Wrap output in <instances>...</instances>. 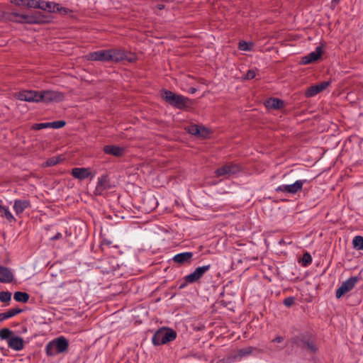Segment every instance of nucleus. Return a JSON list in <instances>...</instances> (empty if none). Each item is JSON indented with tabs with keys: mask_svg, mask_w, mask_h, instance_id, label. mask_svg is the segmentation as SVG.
I'll use <instances>...</instances> for the list:
<instances>
[{
	"mask_svg": "<svg viewBox=\"0 0 363 363\" xmlns=\"http://www.w3.org/2000/svg\"><path fill=\"white\" fill-rule=\"evenodd\" d=\"M301 264L303 267H307L312 262V257L311 255L308 252H306L303 254L302 258H301Z\"/></svg>",
	"mask_w": 363,
	"mask_h": 363,
	"instance_id": "obj_31",
	"label": "nucleus"
},
{
	"mask_svg": "<svg viewBox=\"0 0 363 363\" xmlns=\"http://www.w3.org/2000/svg\"><path fill=\"white\" fill-rule=\"evenodd\" d=\"M40 92L31 90H24V101L28 102H40Z\"/></svg>",
	"mask_w": 363,
	"mask_h": 363,
	"instance_id": "obj_20",
	"label": "nucleus"
},
{
	"mask_svg": "<svg viewBox=\"0 0 363 363\" xmlns=\"http://www.w3.org/2000/svg\"><path fill=\"white\" fill-rule=\"evenodd\" d=\"M22 312V309L21 308H11L9 311L0 313V321H3L6 319L10 318L11 317H13L18 313H20Z\"/></svg>",
	"mask_w": 363,
	"mask_h": 363,
	"instance_id": "obj_24",
	"label": "nucleus"
},
{
	"mask_svg": "<svg viewBox=\"0 0 363 363\" xmlns=\"http://www.w3.org/2000/svg\"><path fill=\"white\" fill-rule=\"evenodd\" d=\"M255 350V347L249 346L238 350V354L240 357H244L250 355Z\"/></svg>",
	"mask_w": 363,
	"mask_h": 363,
	"instance_id": "obj_27",
	"label": "nucleus"
},
{
	"mask_svg": "<svg viewBox=\"0 0 363 363\" xmlns=\"http://www.w3.org/2000/svg\"><path fill=\"white\" fill-rule=\"evenodd\" d=\"M293 342L297 347L306 350L312 353H315L318 350L315 342L304 335L296 336L293 339Z\"/></svg>",
	"mask_w": 363,
	"mask_h": 363,
	"instance_id": "obj_6",
	"label": "nucleus"
},
{
	"mask_svg": "<svg viewBox=\"0 0 363 363\" xmlns=\"http://www.w3.org/2000/svg\"><path fill=\"white\" fill-rule=\"evenodd\" d=\"M24 23H45L50 21L48 16L40 11H35L33 14H24Z\"/></svg>",
	"mask_w": 363,
	"mask_h": 363,
	"instance_id": "obj_11",
	"label": "nucleus"
},
{
	"mask_svg": "<svg viewBox=\"0 0 363 363\" xmlns=\"http://www.w3.org/2000/svg\"><path fill=\"white\" fill-rule=\"evenodd\" d=\"M322 53L323 50L321 47L318 46L316 47L315 51H313L307 55L303 56L301 60V63L302 65H308L315 62L321 57Z\"/></svg>",
	"mask_w": 363,
	"mask_h": 363,
	"instance_id": "obj_14",
	"label": "nucleus"
},
{
	"mask_svg": "<svg viewBox=\"0 0 363 363\" xmlns=\"http://www.w3.org/2000/svg\"><path fill=\"white\" fill-rule=\"evenodd\" d=\"M200 127L198 125H191L188 127L187 130L190 134L198 136L200 134Z\"/></svg>",
	"mask_w": 363,
	"mask_h": 363,
	"instance_id": "obj_32",
	"label": "nucleus"
},
{
	"mask_svg": "<svg viewBox=\"0 0 363 363\" xmlns=\"http://www.w3.org/2000/svg\"><path fill=\"white\" fill-rule=\"evenodd\" d=\"M57 4L52 1H40V9L48 11L50 13H55V7Z\"/></svg>",
	"mask_w": 363,
	"mask_h": 363,
	"instance_id": "obj_22",
	"label": "nucleus"
},
{
	"mask_svg": "<svg viewBox=\"0 0 363 363\" xmlns=\"http://www.w3.org/2000/svg\"><path fill=\"white\" fill-rule=\"evenodd\" d=\"M61 161L60 157H52L46 160L44 163L45 167H52L57 164Z\"/></svg>",
	"mask_w": 363,
	"mask_h": 363,
	"instance_id": "obj_30",
	"label": "nucleus"
},
{
	"mask_svg": "<svg viewBox=\"0 0 363 363\" xmlns=\"http://www.w3.org/2000/svg\"><path fill=\"white\" fill-rule=\"evenodd\" d=\"M199 130H200V134L198 135V136L203 138H207L210 133L209 130L207 128L202 127V126L200 127Z\"/></svg>",
	"mask_w": 363,
	"mask_h": 363,
	"instance_id": "obj_39",
	"label": "nucleus"
},
{
	"mask_svg": "<svg viewBox=\"0 0 363 363\" xmlns=\"http://www.w3.org/2000/svg\"><path fill=\"white\" fill-rule=\"evenodd\" d=\"M284 304L287 306V307H290L292 305L294 304L295 303V299H294V297L293 296H289V297H287L284 300Z\"/></svg>",
	"mask_w": 363,
	"mask_h": 363,
	"instance_id": "obj_40",
	"label": "nucleus"
},
{
	"mask_svg": "<svg viewBox=\"0 0 363 363\" xmlns=\"http://www.w3.org/2000/svg\"><path fill=\"white\" fill-rule=\"evenodd\" d=\"M29 206H30V202L24 200V208H27Z\"/></svg>",
	"mask_w": 363,
	"mask_h": 363,
	"instance_id": "obj_51",
	"label": "nucleus"
},
{
	"mask_svg": "<svg viewBox=\"0 0 363 363\" xmlns=\"http://www.w3.org/2000/svg\"><path fill=\"white\" fill-rule=\"evenodd\" d=\"M13 208L16 210L17 214H19L23 212V201H16L14 203Z\"/></svg>",
	"mask_w": 363,
	"mask_h": 363,
	"instance_id": "obj_38",
	"label": "nucleus"
},
{
	"mask_svg": "<svg viewBox=\"0 0 363 363\" xmlns=\"http://www.w3.org/2000/svg\"><path fill=\"white\" fill-rule=\"evenodd\" d=\"M266 106L272 109H279L284 107V101L277 98H272L267 101Z\"/></svg>",
	"mask_w": 363,
	"mask_h": 363,
	"instance_id": "obj_23",
	"label": "nucleus"
},
{
	"mask_svg": "<svg viewBox=\"0 0 363 363\" xmlns=\"http://www.w3.org/2000/svg\"><path fill=\"white\" fill-rule=\"evenodd\" d=\"M12 331L9 328H2L0 330V338L8 341L12 337Z\"/></svg>",
	"mask_w": 363,
	"mask_h": 363,
	"instance_id": "obj_29",
	"label": "nucleus"
},
{
	"mask_svg": "<svg viewBox=\"0 0 363 363\" xmlns=\"http://www.w3.org/2000/svg\"><path fill=\"white\" fill-rule=\"evenodd\" d=\"M43 128H50V125L49 122L48 123H35L32 125V129L38 130Z\"/></svg>",
	"mask_w": 363,
	"mask_h": 363,
	"instance_id": "obj_37",
	"label": "nucleus"
},
{
	"mask_svg": "<svg viewBox=\"0 0 363 363\" xmlns=\"http://www.w3.org/2000/svg\"><path fill=\"white\" fill-rule=\"evenodd\" d=\"M254 44L252 43H247L245 41H240L238 44V48L242 51H250L252 50Z\"/></svg>",
	"mask_w": 363,
	"mask_h": 363,
	"instance_id": "obj_28",
	"label": "nucleus"
},
{
	"mask_svg": "<svg viewBox=\"0 0 363 363\" xmlns=\"http://www.w3.org/2000/svg\"><path fill=\"white\" fill-rule=\"evenodd\" d=\"M72 175L79 180H84L91 175L89 168L75 167L72 169Z\"/></svg>",
	"mask_w": 363,
	"mask_h": 363,
	"instance_id": "obj_17",
	"label": "nucleus"
},
{
	"mask_svg": "<svg viewBox=\"0 0 363 363\" xmlns=\"http://www.w3.org/2000/svg\"><path fill=\"white\" fill-rule=\"evenodd\" d=\"M109 179L108 175H101L98 178V182L96 184V190L99 193L110 189Z\"/></svg>",
	"mask_w": 363,
	"mask_h": 363,
	"instance_id": "obj_19",
	"label": "nucleus"
},
{
	"mask_svg": "<svg viewBox=\"0 0 363 363\" xmlns=\"http://www.w3.org/2000/svg\"><path fill=\"white\" fill-rule=\"evenodd\" d=\"M352 245L358 250H363V237L360 235L355 236L352 240Z\"/></svg>",
	"mask_w": 363,
	"mask_h": 363,
	"instance_id": "obj_26",
	"label": "nucleus"
},
{
	"mask_svg": "<svg viewBox=\"0 0 363 363\" xmlns=\"http://www.w3.org/2000/svg\"><path fill=\"white\" fill-rule=\"evenodd\" d=\"M255 76H256L255 71L252 70V69H250L247 71L245 78L246 79H252L255 77Z\"/></svg>",
	"mask_w": 363,
	"mask_h": 363,
	"instance_id": "obj_41",
	"label": "nucleus"
},
{
	"mask_svg": "<svg viewBox=\"0 0 363 363\" xmlns=\"http://www.w3.org/2000/svg\"><path fill=\"white\" fill-rule=\"evenodd\" d=\"M55 12H57L62 15H68L72 11L69 9L61 6L59 4H57V6L55 7Z\"/></svg>",
	"mask_w": 363,
	"mask_h": 363,
	"instance_id": "obj_33",
	"label": "nucleus"
},
{
	"mask_svg": "<svg viewBox=\"0 0 363 363\" xmlns=\"http://www.w3.org/2000/svg\"><path fill=\"white\" fill-rule=\"evenodd\" d=\"M196 88H194V87L190 88V89H189V92L190 94H193L196 93Z\"/></svg>",
	"mask_w": 363,
	"mask_h": 363,
	"instance_id": "obj_49",
	"label": "nucleus"
},
{
	"mask_svg": "<svg viewBox=\"0 0 363 363\" xmlns=\"http://www.w3.org/2000/svg\"><path fill=\"white\" fill-rule=\"evenodd\" d=\"M11 298V293L9 291H1L0 292V301L9 302Z\"/></svg>",
	"mask_w": 363,
	"mask_h": 363,
	"instance_id": "obj_34",
	"label": "nucleus"
},
{
	"mask_svg": "<svg viewBox=\"0 0 363 363\" xmlns=\"http://www.w3.org/2000/svg\"><path fill=\"white\" fill-rule=\"evenodd\" d=\"M29 298L28 294L24 292V303L27 302Z\"/></svg>",
	"mask_w": 363,
	"mask_h": 363,
	"instance_id": "obj_48",
	"label": "nucleus"
},
{
	"mask_svg": "<svg viewBox=\"0 0 363 363\" xmlns=\"http://www.w3.org/2000/svg\"><path fill=\"white\" fill-rule=\"evenodd\" d=\"M6 18L11 21L21 23L23 22V14L17 12H9L6 14Z\"/></svg>",
	"mask_w": 363,
	"mask_h": 363,
	"instance_id": "obj_25",
	"label": "nucleus"
},
{
	"mask_svg": "<svg viewBox=\"0 0 363 363\" xmlns=\"http://www.w3.org/2000/svg\"><path fill=\"white\" fill-rule=\"evenodd\" d=\"M14 299L17 301H23V291H17L14 294Z\"/></svg>",
	"mask_w": 363,
	"mask_h": 363,
	"instance_id": "obj_42",
	"label": "nucleus"
},
{
	"mask_svg": "<svg viewBox=\"0 0 363 363\" xmlns=\"http://www.w3.org/2000/svg\"><path fill=\"white\" fill-rule=\"evenodd\" d=\"M26 2V5L29 8L39 9L40 1L36 0H24V4Z\"/></svg>",
	"mask_w": 363,
	"mask_h": 363,
	"instance_id": "obj_36",
	"label": "nucleus"
},
{
	"mask_svg": "<svg viewBox=\"0 0 363 363\" xmlns=\"http://www.w3.org/2000/svg\"><path fill=\"white\" fill-rule=\"evenodd\" d=\"M1 200H0V213L2 214L4 211H6V207L1 205Z\"/></svg>",
	"mask_w": 363,
	"mask_h": 363,
	"instance_id": "obj_47",
	"label": "nucleus"
},
{
	"mask_svg": "<svg viewBox=\"0 0 363 363\" xmlns=\"http://www.w3.org/2000/svg\"><path fill=\"white\" fill-rule=\"evenodd\" d=\"M7 342L11 349L17 351L23 349V339L21 337L12 336Z\"/></svg>",
	"mask_w": 363,
	"mask_h": 363,
	"instance_id": "obj_21",
	"label": "nucleus"
},
{
	"mask_svg": "<svg viewBox=\"0 0 363 363\" xmlns=\"http://www.w3.org/2000/svg\"><path fill=\"white\" fill-rule=\"evenodd\" d=\"M157 8L160 10H162L164 8V5L163 4H157Z\"/></svg>",
	"mask_w": 363,
	"mask_h": 363,
	"instance_id": "obj_50",
	"label": "nucleus"
},
{
	"mask_svg": "<svg viewBox=\"0 0 363 363\" xmlns=\"http://www.w3.org/2000/svg\"><path fill=\"white\" fill-rule=\"evenodd\" d=\"M40 102H60L64 99L65 94L60 91L47 90L40 92Z\"/></svg>",
	"mask_w": 363,
	"mask_h": 363,
	"instance_id": "obj_10",
	"label": "nucleus"
},
{
	"mask_svg": "<svg viewBox=\"0 0 363 363\" xmlns=\"http://www.w3.org/2000/svg\"><path fill=\"white\" fill-rule=\"evenodd\" d=\"M330 84V82L329 81H325V82H322L321 83H320L318 84L311 86L306 90L304 95L306 98H311V97L315 96L320 92L326 89L329 86Z\"/></svg>",
	"mask_w": 363,
	"mask_h": 363,
	"instance_id": "obj_12",
	"label": "nucleus"
},
{
	"mask_svg": "<svg viewBox=\"0 0 363 363\" xmlns=\"http://www.w3.org/2000/svg\"><path fill=\"white\" fill-rule=\"evenodd\" d=\"M176 337L177 333L172 329L161 328L155 333L152 342L154 345H161L173 341Z\"/></svg>",
	"mask_w": 363,
	"mask_h": 363,
	"instance_id": "obj_3",
	"label": "nucleus"
},
{
	"mask_svg": "<svg viewBox=\"0 0 363 363\" xmlns=\"http://www.w3.org/2000/svg\"><path fill=\"white\" fill-rule=\"evenodd\" d=\"M210 268L211 264L198 267L192 273L184 277V281H186V283H195L200 280L204 274L210 269Z\"/></svg>",
	"mask_w": 363,
	"mask_h": 363,
	"instance_id": "obj_9",
	"label": "nucleus"
},
{
	"mask_svg": "<svg viewBox=\"0 0 363 363\" xmlns=\"http://www.w3.org/2000/svg\"><path fill=\"white\" fill-rule=\"evenodd\" d=\"M193 256L194 254L191 252H182L175 255L173 257L172 260L174 263H177L179 265L189 264L191 262Z\"/></svg>",
	"mask_w": 363,
	"mask_h": 363,
	"instance_id": "obj_15",
	"label": "nucleus"
},
{
	"mask_svg": "<svg viewBox=\"0 0 363 363\" xmlns=\"http://www.w3.org/2000/svg\"><path fill=\"white\" fill-rule=\"evenodd\" d=\"M160 96L166 103L177 109L186 110L194 104L191 99L167 89H162Z\"/></svg>",
	"mask_w": 363,
	"mask_h": 363,
	"instance_id": "obj_1",
	"label": "nucleus"
},
{
	"mask_svg": "<svg viewBox=\"0 0 363 363\" xmlns=\"http://www.w3.org/2000/svg\"><path fill=\"white\" fill-rule=\"evenodd\" d=\"M88 59L94 61L110 62L109 50H101L90 52L88 55Z\"/></svg>",
	"mask_w": 363,
	"mask_h": 363,
	"instance_id": "obj_13",
	"label": "nucleus"
},
{
	"mask_svg": "<svg viewBox=\"0 0 363 363\" xmlns=\"http://www.w3.org/2000/svg\"><path fill=\"white\" fill-rule=\"evenodd\" d=\"M2 216L6 217L9 220L13 218L12 214L9 212V211L7 208H6V211L3 212Z\"/></svg>",
	"mask_w": 363,
	"mask_h": 363,
	"instance_id": "obj_43",
	"label": "nucleus"
},
{
	"mask_svg": "<svg viewBox=\"0 0 363 363\" xmlns=\"http://www.w3.org/2000/svg\"><path fill=\"white\" fill-rule=\"evenodd\" d=\"M341 0H332V4H334L335 5L338 4L340 2Z\"/></svg>",
	"mask_w": 363,
	"mask_h": 363,
	"instance_id": "obj_53",
	"label": "nucleus"
},
{
	"mask_svg": "<svg viewBox=\"0 0 363 363\" xmlns=\"http://www.w3.org/2000/svg\"><path fill=\"white\" fill-rule=\"evenodd\" d=\"M69 341L64 336H60L50 341L45 346V352L48 356H55L63 353L68 350Z\"/></svg>",
	"mask_w": 363,
	"mask_h": 363,
	"instance_id": "obj_2",
	"label": "nucleus"
},
{
	"mask_svg": "<svg viewBox=\"0 0 363 363\" xmlns=\"http://www.w3.org/2000/svg\"><path fill=\"white\" fill-rule=\"evenodd\" d=\"M11 3L17 6H21L23 4V0H11Z\"/></svg>",
	"mask_w": 363,
	"mask_h": 363,
	"instance_id": "obj_46",
	"label": "nucleus"
},
{
	"mask_svg": "<svg viewBox=\"0 0 363 363\" xmlns=\"http://www.w3.org/2000/svg\"><path fill=\"white\" fill-rule=\"evenodd\" d=\"M284 347H276L275 350H281Z\"/></svg>",
	"mask_w": 363,
	"mask_h": 363,
	"instance_id": "obj_55",
	"label": "nucleus"
},
{
	"mask_svg": "<svg viewBox=\"0 0 363 363\" xmlns=\"http://www.w3.org/2000/svg\"><path fill=\"white\" fill-rule=\"evenodd\" d=\"M50 128L58 129L64 127L66 124L64 121H57L53 122H49Z\"/></svg>",
	"mask_w": 363,
	"mask_h": 363,
	"instance_id": "obj_35",
	"label": "nucleus"
},
{
	"mask_svg": "<svg viewBox=\"0 0 363 363\" xmlns=\"http://www.w3.org/2000/svg\"><path fill=\"white\" fill-rule=\"evenodd\" d=\"M105 154L113 155L115 157H121L125 153V148L118 145H105L103 148Z\"/></svg>",
	"mask_w": 363,
	"mask_h": 363,
	"instance_id": "obj_16",
	"label": "nucleus"
},
{
	"mask_svg": "<svg viewBox=\"0 0 363 363\" xmlns=\"http://www.w3.org/2000/svg\"><path fill=\"white\" fill-rule=\"evenodd\" d=\"M107 245H110L111 244V242L110 241H107V240H104V241Z\"/></svg>",
	"mask_w": 363,
	"mask_h": 363,
	"instance_id": "obj_54",
	"label": "nucleus"
},
{
	"mask_svg": "<svg viewBox=\"0 0 363 363\" xmlns=\"http://www.w3.org/2000/svg\"><path fill=\"white\" fill-rule=\"evenodd\" d=\"M359 280V278L358 277H351L346 281H343L341 286L335 291L336 298H340L347 292L352 290Z\"/></svg>",
	"mask_w": 363,
	"mask_h": 363,
	"instance_id": "obj_8",
	"label": "nucleus"
},
{
	"mask_svg": "<svg viewBox=\"0 0 363 363\" xmlns=\"http://www.w3.org/2000/svg\"><path fill=\"white\" fill-rule=\"evenodd\" d=\"M308 181L306 179H299L296 180L294 183L291 184H282L278 186L275 189V191L277 193H287L289 194H296L298 192H300L304 184L307 183Z\"/></svg>",
	"mask_w": 363,
	"mask_h": 363,
	"instance_id": "obj_5",
	"label": "nucleus"
},
{
	"mask_svg": "<svg viewBox=\"0 0 363 363\" xmlns=\"http://www.w3.org/2000/svg\"><path fill=\"white\" fill-rule=\"evenodd\" d=\"M13 280L12 272L7 267L0 266V283H11Z\"/></svg>",
	"mask_w": 363,
	"mask_h": 363,
	"instance_id": "obj_18",
	"label": "nucleus"
},
{
	"mask_svg": "<svg viewBox=\"0 0 363 363\" xmlns=\"http://www.w3.org/2000/svg\"><path fill=\"white\" fill-rule=\"evenodd\" d=\"M109 54L111 55L110 62H118L123 60H127L130 62H135L136 57L133 54L128 55V52L124 50L121 49H109Z\"/></svg>",
	"mask_w": 363,
	"mask_h": 363,
	"instance_id": "obj_7",
	"label": "nucleus"
},
{
	"mask_svg": "<svg viewBox=\"0 0 363 363\" xmlns=\"http://www.w3.org/2000/svg\"><path fill=\"white\" fill-rule=\"evenodd\" d=\"M242 167L238 163L228 162L215 171L217 177H230L241 172Z\"/></svg>",
	"mask_w": 363,
	"mask_h": 363,
	"instance_id": "obj_4",
	"label": "nucleus"
},
{
	"mask_svg": "<svg viewBox=\"0 0 363 363\" xmlns=\"http://www.w3.org/2000/svg\"><path fill=\"white\" fill-rule=\"evenodd\" d=\"M62 233H57L55 235H54L53 237H52L50 239L52 240H58L60 238H62Z\"/></svg>",
	"mask_w": 363,
	"mask_h": 363,
	"instance_id": "obj_45",
	"label": "nucleus"
},
{
	"mask_svg": "<svg viewBox=\"0 0 363 363\" xmlns=\"http://www.w3.org/2000/svg\"><path fill=\"white\" fill-rule=\"evenodd\" d=\"M284 340V337H281V336H277L275 338H274L272 342H277V343H281Z\"/></svg>",
	"mask_w": 363,
	"mask_h": 363,
	"instance_id": "obj_44",
	"label": "nucleus"
},
{
	"mask_svg": "<svg viewBox=\"0 0 363 363\" xmlns=\"http://www.w3.org/2000/svg\"><path fill=\"white\" fill-rule=\"evenodd\" d=\"M189 283H186V281H184V283L182 284L179 286L180 289H183L184 288L187 284H189Z\"/></svg>",
	"mask_w": 363,
	"mask_h": 363,
	"instance_id": "obj_52",
	"label": "nucleus"
}]
</instances>
